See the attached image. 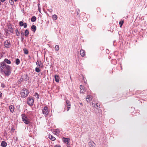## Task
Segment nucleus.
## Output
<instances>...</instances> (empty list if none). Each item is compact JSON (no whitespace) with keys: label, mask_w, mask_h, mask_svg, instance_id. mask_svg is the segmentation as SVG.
Here are the masks:
<instances>
[{"label":"nucleus","mask_w":147,"mask_h":147,"mask_svg":"<svg viewBox=\"0 0 147 147\" xmlns=\"http://www.w3.org/2000/svg\"><path fill=\"white\" fill-rule=\"evenodd\" d=\"M125 18H125V17H123V20L121 21H120L119 22V24L120 25V26L121 27L123 25V24L124 23L123 20H124V19Z\"/></svg>","instance_id":"obj_21"},{"label":"nucleus","mask_w":147,"mask_h":147,"mask_svg":"<svg viewBox=\"0 0 147 147\" xmlns=\"http://www.w3.org/2000/svg\"><path fill=\"white\" fill-rule=\"evenodd\" d=\"M67 147H72L70 146H68Z\"/></svg>","instance_id":"obj_49"},{"label":"nucleus","mask_w":147,"mask_h":147,"mask_svg":"<svg viewBox=\"0 0 147 147\" xmlns=\"http://www.w3.org/2000/svg\"><path fill=\"white\" fill-rule=\"evenodd\" d=\"M24 36V33L23 32H22V33H21V37H23V36Z\"/></svg>","instance_id":"obj_39"},{"label":"nucleus","mask_w":147,"mask_h":147,"mask_svg":"<svg viewBox=\"0 0 147 147\" xmlns=\"http://www.w3.org/2000/svg\"><path fill=\"white\" fill-rule=\"evenodd\" d=\"M9 2L10 4L11 5H13L14 4V3L13 2V0H9Z\"/></svg>","instance_id":"obj_33"},{"label":"nucleus","mask_w":147,"mask_h":147,"mask_svg":"<svg viewBox=\"0 0 147 147\" xmlns=\"http://www.w3.org/2000/svg\"><path fill=\"white\" fill-rule=\"evenodd\" d=\"M28 90L26 88H24L21 90L20 94L22 97L24 98L28 96Z\"/></svg>","instance_id":"obj_2"},{"label":"nucleus","mask_w":147,"mask_h":147,"mask_svg":"<svg viewBox=\"0 0 147 147\" xmlns=\"http://www.w3.org/2000/svg\"><path fill=\"white\" fill-rule=\"evenodd\" d=\"M15 31L16 32V35L17 36H19L20 35V32H19L18 30V29H16V30Z\"/></svg>","instance_id":"obj_32"},{"label":"nucleus","mask_w":147,"mask_h":147,"mask_svg":"<svg viewBox=\"0 0 147 147\" xmlns=\"http://www.w3.org/2000/svg\"><path fill=\"white\" fill-rule=\"evenodd\" d=\"M23 50L24 51V54H28V51L27 49H24Z\"/></svg>","instance_id":"obj_25"},{"label":"nucleus","mask_w":147,"mask_h":147,"mask_svg":"<svg viewBox=\"0 0 147 147\" xmlns=\"http://www.w3.org/2000/svg\"><path fill=\"white\" fill-rule=\"evenodd\" d=\"M88 96H87V98H86V99H87V100H86L87 101V102H89V101H90V97H88Z\"/></svg>","instance_id":"obj_36"},{"label":"nucleus","mask_w":147,"mask_h":147,"mask_svg":"<svg viewBox=\"0 0 147 147\" xmlns=\"http://www.w3.org/2000/svg\"><path fill=\"white\" fill-rule=\"evenodd\" d=\"M53 19V20H56L57 18V16L55 15H53L52 16Z\"/></svg>","instance_id":"obj_27"},{"label":"nucleus","mask_w":147,"mask_h":147,"mask_svg":"<svg viewBox=\"0 0 147 147\" xmlns=\"http://www.w3.org/2000/svg\"><path fill=\"white\" fill-rule=\"evenodd\" d=\"M36 64L38 67H41V68H42L43 67V65L42 64L41 61L40 62L37 61L36 62Z\"/></svg>","instance_id":"obj_10"},{"label":"nucleus","mask_w":147,"mask_h":147,"mask_svg":"<svg viewBox=\"0 0 147 147\" xmlns=\"http://www.w3.org/2000/svg\"><path fill=\"white\" fill-rule=\"evenodd\" d=\"M1 5V3L0 2V5Z\"/></svg>","instance_id":"obj_54"},{"label":"nucleus","mask_w":147,"mask_h":147,"mask_svg":"<svg viewBox=\"0 0 147 147\" xmlns=\"http://www.w3.org/2000/svg\"><path fill=\"white\" fill-rule=\"evenodd\" d=\"M66 104L67 106V111H69V109L70 108V107L69 106L71 105V104L70 101L68 100H67L66 101Z\"/></svg>","instance_id":"obj_12"},{"label":"nucleus","mask_w":147,"mask_h":147,"mask_svg":"<svg viewBox=\"0 0 147 147\" xmlns=\"http://www.w3.org/2000/svg\"><path fill=\"white\" fill-rule=\"evenodd\" d=\"M55 49L56 51H58L59 49V46L58 45H56L55 47Z\"/></svg>","instance_id":"obj_26"},{"label":"nucleus","mask_w":147,"mask_h":147,"mask_svg":"<svg viewBox=\"0 0 147 147\" xmlns=\"http://www.w3.org/2000/svg\"><path fill=\"white\" fill-rule=\"evenodd\" d=\"M39 67H36L35 68V71L37 72H39L40 71V70L39 68Z\"/></svg>","instance_id":"obj_31"},{"label":"nucleus","mask_w":147,"mask_h":147,"mask_svg":"<svg viewBox=\"0 0 147 147\" xmlns=\"http://www.w3.org/2000/svg\"><path fill=\"white\" fill-rule=\"evenodd\" d=\"M55 81L57 82H59V77L57 75H55Z\"/></svg>","instance_id":"obj_17"},{"label":"nucleus","mask_w":147,"mask_h":147,"mask_svg":"<svg viewBox=\"0 0 147 147\" xmlns=\"http://www.w3.org/2000/svg\"><path fill=\"white\" fill-rule=\"evenodd\" d=\"M21 115L22 121L23 122L27 124H29L30 123V122L26 115L25 114H22Z\"/></svg>","instance_id":"obj_3"},{"label":"nucleus","mask_w":147,"mask_h":147,"mask_svg":"<svg viewBox=\"0 0 147 147\" xmlns=\"http://www.w3.org/2000/svg\"><path fill=\"white\" fill-rule=\"evenodd\" d=\"M16 64L17 65H18L20 64V60L18 58H17L16 59V61H15Z\"/></svg>","instance_id":"obj_24"},{"label":"nucleus","mask_w":147,"mask_h":147,"mask_svg":"<svg viewBox=\"0 0 147 147\" xmlns=\"http://www.w3.org/2000/svg\"><path fill=\"white\" fill-rule=\"evenodd\" d=\"M42 10L43 11H44V12H45V10L43 9V10Z\"/></svg>","instance_id":"obj_51"},{"label":"nucleus","mask_w":147,"mask_h":147,"mask_svg":"<svg viewBox=\"0 0 147 147\" xmlns=\"http://www.w3.org/2000/svg\"><path fill=\"white\" fill-rule=\"evenodd\" d=\"M80 89L81 90L80 92L81 93H83V92H84V91H82V90L83 89V87L82 85H81L80 86Z\"/></svg>","instance_id":"obj_29"},{"label":"nucleus","mask_w":147,"mask_h":147,"mask_svg":"<svg viewBox=\"0 0 147 147\" xmlns=\"http://www.w3.org/2000/svg\"><path fill=\"white\" fill-rule=\"evenodd\" d=\"M80 53L82 57L84 56L85 55V51L82 49L80 50Z\"/></svg>","instance_id":"obj_13"},{"label":"nucleus","mask_w":147,"mask_h":147,"mask_svg":"<svg viewBox=\"0 0 147 147\" xmlns=\"http://www.w3.org/2000/svg\"><path fill=\"white\" fill-rule=\"evenodd\" d=\"M40 12L41 14H42V13H41V10H40V9H39V10H38Z\"/></svg>","instance_id":"obj_45"},{"label":"nucleus","mask_w":147,"mask_h":147,"mask_svg":"<svg viewBox=\"0 0 147 147\" xmlns=\"http://www.w3.org/2000/svg\"><path fill=\"white\" fill-rule=\"evenodd\" d=\"M21 77L22 79L24 81H27L29 80L28 77L27 75H23L21 76Z\"/></svg>","instance_id":"obj_7"},{"label":"nucleus","mask_w":147,"mask_h":147,"mask_svg":"<svg viewBox=\"0 0 147 147\" xmlns=\"http://www.w3.org/2000/svg\"><path fill=\"white\" fill-rule=\"evenodd\" d=\"M8 30H5V32L6 34H7V33H8Z\"/></svg>","instance_id":"obj_42"},{"label":"nucleus","mask_w":147,"mask_h":147,"mask_svg":"<svg viewBox=\"0 0 147 147\" xmlns=\"http://www.w3.org/2000/svg\"><path fill=\"white\" fill-rule=\"evenodd\" d=\"M37 5L38 7V9H40V4L38 3Z\"/></svg>","instance_id":"obj_37"},{"label":"nucleus","mask_w":147,"mask_h":147,"mask_svg":"<svg viewBox=\"0 0 147 147\" xmlns=\"http://www.w3.org/2000/svg\"><path fill=\"white\" fill-rule=\"evenodd\" d=\"M89 145L90 147H95V144L92 141H90L89 143Z\"/></svg>","instance_id":"obj_16"},{"label":"nucleus","mask_w":147,"mask_h":147,"mask_svg":"<svg viewBox=\"0 0 147 147\" xmlns=\"http://www.w3.org/2000/svg\"><path fill=\"white\" fill-rule=\"evenodd\" d=\"M29 34V32L28 29H26L25 30V32L24 35L26 36H28Z\"/></svg>","instance_id":"obj_22"},{"label":"nucleus","mask_w":147,"mask_h":147,"mask_svg":"<svg viewBox=\"0 0 147 147\" xmlns=\"http://www.w3.org/2000/svg\"><path fill=\"white\" fill-rule=\"evenodd\" d=\"M7 145V143L5 141H2L1 143V145L3 147H5Z\"/></svg>","instance_id":"obj_20"},{"label":"nucleus","mask_w":147,"mask_h":147,"mask_svg":"<svg viewBox=\"0 0 147 147\" xmlns=\"http://www.w3.org/2000/svg\"><path fill=\"white\" fill-rule=\"evenodd\" d=\"M42 112L45 116H46L48 113V110L47 107L45 106L44 107L42 110Z\"/></svg>","instance_id":"obj_5"},{"label":"nucleus","mask_w":147,"mask_h":147,"mask_svg":"<svg viewBox=\"0 0 147 147\" xmlns=\"http://www.w3.org/2000/svg\"><path fill=\"white\" fill-rule=\"evenodd\" d=\"M65 1H67V0H65Z\"/></svg>","instance_id":"obj_55"},{"label":"nucleus","mask_w":147,"mask_h":147,"mask_svg":"<svg viewBox=\"0 0 147 147\" xmlns=\"http://www.w3.org/2000/svg\"><path fill=\"white\" fill-rule=\"evenodd\" d=\"M82 91H83L84 92V89L82 90Z\"/></svg>","instance_id":"obj_53"},{"label":"nucleus","mask_w":147,"mask_h":147,"mask_svg":"<svg viewBox=\"0 0 147 147\" xmlns=\"http://www.w3.org/2000/svg\"><path fill=\"white\" fill-rule=\"evenodd\" d=\"M34 101V99L32 97H29L27 98V103L30 106L33 105Z\"/></svg>","instance_id":"obj_4"},{"label":"nucleus","mask_w":147,"mask_h":147,"mask_svg":"<svg viewBox=\"0 0 147 147\" xmlns=\"http://www.w3.org/2000/svg\"><path fill=\"white\" fill-rule=\"evenodd\" d=\"M36 18L35 16H33L31 19V21L32 22H35L36 21Z\"/></svg>","instance_id":"obj_23"},{"label":"nucleus","mask_w":147,"mask_h":147,"mask_svg":"<svg viewBox=\"0 0 147 147\" xmlns=\"http://www.w3.org/2000/svg\"><path fill=\"white\" fill-rule=\"evenodd\" d=\"M5 0H0L2 2H4Z\"/></svg>","instance_id":"obj_44"},{"label":"nucleus","mask_w":147,"mask_h":147,"mask_svg":"<svg viewBox=\"0 0 147 147\" xmlns=\"http://www.w3.org/2000/svg\"><path fill=\"white\" fill-rule=\"evenodd\" d=\"M31 28L32 31L33 32H35L36 29V27L34 25H33L31 26Z\"/></svg>","instance_id":"obj_18"},{"label":"nucleus","mask_w":147,"mask_h":147,"mask_svg":"<svg viewBox=\"0 0 147 147\" xmlns=\"http://www.w3.org/2000/svg\"><path fill=\"white\" fill-rule=\"evenodd\" d=\"M7 30L9 31L11 33L13 32V29L11 25L8 26Z\"/></svg>","instance_id":"obj_14"},{"label":"nucleus","mask_w":147,"mask_h":147,"mask_svg":"<svg viewBox=\"0 0 147 147\" xmlns=\"http://www.w3.org/2000/svg\"><path fill=\"white\" fill-rule=\"evenodd\" d=\"M34 95L35 96V97H36V98L37 99H38L39 98V95L37 93H35Z\"/></svg>","instance_id":"obj_34"},{"label":"nucleus","mask_w":147,"mask_h":147,"mask_svg":"<svg viewBox=\"0 0 147 147\" xmlns=\"http://www.w3.org/2000/svg\"><path fill=\"white\" fill-rule=\"evenodd\" d=\"M4 44L5 47L7 48H9L11 45L10 42L8 40H6Z\"/></svg>","instance_id":"obj_6"},{"label":"nucleus","mask_w":147,"mask_h":147,"mask_svg":"<svg viewBox=\"0 0 147 147\" xmlns=\"http://www.w3.org/2000/svg\"><path fill=\"white\" fill-rule=\"evenodd\" d=\"M93 105L94 104H92ZM94 106V105H93ZM99 106V104L98 103H96V104L94 105V107L96 108H98V107Z\"/></svg>","instance_id":"obj_30"},{"label":"nucleus","mask_w":147,"mask_h":147,"mask_svg":"<svg viewBox=\"0 0 147 147\" xmlns=\"http://www.w3.org/2000/svg\"><path fill=\"white\" fill-rule=\"evenodd\" d=\"M49 138L52 141H54L55 140V138L51 135H49Z\"/></svg>","instance_id":"obj_19"},{"label":"nucleus","mask_w":147,"mask_h":147,"mask_svg":"<svg viewBox=\"0 0 147 147\" xmlns=\"http://www.w3.org/2000/svg\"><path fill=\"white\" fill-rule=\"evenodd\" d=\"M19 25L21 26H24V28H26L27 25V24L26 23H24L22 21H20L19 22Z\"/></svg>","instance_id":"obj_9"},{"label":"nucleus","mask_w":147,"mask_h":147,"mask_svg":"<svg viewBox=\"0 0 147 147\" xmlns=\"http://www.w3.org/2000/svg\"><path fill=\"white\" fill-rule=\"evenodd\" d=\"M80 104L81 106H82L83 105V104L82 103H80Z\"/></svg>","instance_id":"obj_46"},{"label":"nucleus","mask_w":147,"mask_h":147,"mask_svg":"<svg viewBox=\"0 0 147 147\" xmlns=\"http://www.w3.org/2000/svg\"><path fill=\"white\" fill-rule=\"evenodd\" d=\"M24 40V38L23 37H21V41L22 42H23V41Z\"/></svg>","instance_id":"obj_40"},{"label":"nucleus","mask_w":147,"mask_h":147,"mask_svg":"<svg viewBox=\"0 0 147 147\" xmlns=\"http://www.w3.org/2000/svg\"><path fill=\"white\" fill-rule=\"evenodd\" d=\"M54 147H61V146L59 145H56Z\"/></svg>","instance_id":"obj_41"},{"label":"nucleus","mask_w":147,"mask_h":147,"mask_svg":"<svg viewBox=\"0 0 147 147\" xmlns=\"http://www.w3.org/2000/svg\"><path fill=\"white\" fill-rule=\"evenodd\" d=\"M114 121H114V120L113 119H110V120H109L110 122L112 123H114Z\"/></svg>","instance_id":"obj_35"},{"label":"nucleus","mask_w":147,"mask_h":147,"mask_svg":"<svg viewBox=\"0 0 147 147\" xmlns=\"http://www.w3.org/2000/svg\"><path fill=\"white\" fill-rule=\"evenodd\" d=\"M14 1L15 2H16L18 1V0H14Z\"/></svg>","instance_id":"obj_50"},{"label":"nucleus","mask_w":147,"mask_h":147,"mask_svg":"<svg viewBox=\"0 0 147 147\" xmlns=\"http://www.w3.org/2000/svg\"><path fill=\"white\" fill-rule=\"evenodd\" d=\"M23 81L22 79V77H21L20 79H19L18 81V84H21V82Z\"/></svg>","instance_id":"obj_28"},{"label":"nucleus","mask_w":147,"mask_h":147,"mask_svg":"<svg viewBox=\"0 0 147 147\" xmlns=\"http://www.w3.org/2000/svg\"><path fill=\"white\" fill-rule=\"evenodd\" d=\"M2 63H4L5 64H6V63H7L8 64H10L11 63V62L10 61L6 58L4 59L3 61L1 62L0 64H1Z\"/></svg>","instance_id":"obj_8"},{"label":"nucleus","mask_w":147,"mask_h":147,"mask_svg":"<svg viewBox=\"0 0 147 147\" xmlns=\"http://www.w3.org/2000/svg\"><path fill=\"white\" fill-rule=\"evenodd\" d=\"M88 26H91V24H88Z\"/></svg>","instance_id":"obj_48"},{"label":"nucleus","mask_w":147,"mask_h":147,"mask_svg":"<svg viewBox=\"0 0 147 147\" xmlns=\"http://www.w3.org/2000/svg\"><path fill=\"white\" fill-rule=\"evenodd\" d=\"M0 69L1 73L3 72L5 75L7 76H9L11 73V67L4 63L0 64Z\"/></svg>","instance_id":"obj_1"},{"label":"nucleus","mask_w":147,"mask_h":147,"mask_svg":"<svg viewBox=\"0 0 147 147\" xmlns=\"http://www.w3.org/2000/svg\"><path fill=\"white\" fill-rule=\"evenodd\" d=\"M1 86L3 88H4L5 87V85H4V84L3 83H1Z\"/></svg>","instance_id":"obj_38"},{"label":"nucleus","mask_w":147,"mask_h":147,"mask_svg":"<svg viewBox=\"0 0 147 147\" xmlns=\"http://www.w3.org/2000/svg\"><path fill=\"white\" fill-rule=\"evenodd\" d=\"M0 98H1V97L2 96V93H1V92H0Z\"/></svg>","instance_id":"obj_43"},{"label":"nucleus","mask_w":147,"mask_h":147,"mask_svg":"<svg viewBox=\"0 0 147 147\" xmlns=\"http://www.w3.org/2000/svg\"><path fill=\"white\" fill-rule=\"evenodd\" d=\"M77 14H78H78H79V13H78V11H77Z\"/></svg>","instance_id":"obj_52"},{"label":"nucleus","mask_w":147,"mask_h":147,"mask_svg":"<svg viewBox=\"0 0 147 147\" xmlns=\"http://www.w3.org/2000/svg\"><path fill=\"white\" fill-rule=\"evenodd\" d=\"M22 11L23 12H24V9L22 10Z\"/></svg>","instance_id":"obj_47"},{"label":"nucleus","mask_w":147,"mask_h":147,"mask_svg":"<svg viewBox=\"0 0 147 147\" xmlns=\"http://www.w3.org/2000/svg\"><path fill=\"white\" fill-rule=\"evenodd\" d=\"M63 140L64 142L66 144H68L69 142L70 139L69 138H63Z\"/></svg>","instance_id":"obj_11"},{"label":"nucleus","mask_w":147,"mask_h":147,"mask_svg":"<svg viewBox=\"0 0 147 147\" xmlns=\"http://www.w3.org/2000/svg\"><path fill=\"white\" fill-rule=\"evenodd\" d=\"M9 109L10 110V112L11 113H13L14 112V108L13 106L12 105L10 106L9 107Z\"/></svg>","instance_id":"obj_15"}]
</instances>
